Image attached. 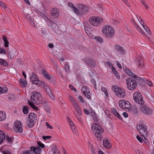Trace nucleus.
I'll return each instance as SVG.
<instances>
[{
  "instance_id": "f257e3e1",
  "label": "nucleus",
  "mask_w": 154,
  "mask_h": 154,
  "mask_svg": "<svg viewBox=\"0 0 154 154\" xmlns=\"http://www.w3.org/2000/svg\"><path fill=\"white\" fill-rule=\"evenodd\" d=\"M136 128L137 131L140 134V136L145 137L146 136L148 135V126L144 122H140L137 125Z\"/></svg>"
},
{
  "instance_id": "f03ea898",
  "label": "nucleus",
  "mask_w": 154,
  "mask_h": 154,
  "mask_svg": "<svg viewBox=\"0 0 154 154\" xmlns=\"http://www.w3.org/2000/svg\"><path fill=\"white\" fill-rule=\"evenodd\" d=\"M31 102L38 105L43 102V99L40 93L37 91H34L30 97Z\"/></svg>"
},
{
  "instance_id": "7ed1b4c3",
  "label": "nucleus",
  "mask_w": 154,
  "mask_h": 154,
  "mask_svg": "<svg viewBox=\"0 0 154 154\" xmlns=\"http://www.w3.org/2000/svg\"><path fill=\"white\" fill-rule=\"evenodd\" d=\"M141 80L140 78L139 80H136L132 78H128L126 79L127 88L131 91H133L135 89L137 86V81Z\"/></svg>"
},
{
  "instance_id": "20e7f679",
  "label": "nucleus",
  "mask_w": 154,
  "mask_h": 154,
  "mask_svg": "<svg viewBox=\"0 0 154 154\" xmlns=\"http://www.w3.org/2000/svg\"><path fill=\"white\" fill-rule=\"evenodd\" d=\"M91 128L92 129L95 131V135L98 140H100V139L101 138L100 137L101 136V134L104 132L103 129L101 126L96 123L93 124L92 125Z\"/></svg>"
},
{
  "instance_id": "39448f33",
  "label": "nucleus",
  "mask_w": 154,
  "mask_h": 154,
  "mask_svg": "<svg viewBox=\"0 0 154 154\" xmlns=\"http://www.w3.org/2000/svg\"><path fill=\"white\" fill-rule=\"evenodd\" d=\"M104 35L108 38H112L114 37L115 33L114 29L111 26L108 25L105 26L103 30Z\"/></svg>"
},
{
  "instance_id": "423d86ee",
  "label": "nucleus",
  "mask_w": 154,
  "mask_h": 154,
  "mask_svg": "<svg viewBox=\"0 0 154 154\" xmlns=\"http://www.w3.org/2000/svg\"><path fill=\"white\" fill-rule=\"evenodd\" d=\"M133 99L135 102L140 105L144 104L145 101L143 100L141 93L138 91H135L133 94Z\"/></svg>"
},
{
  "instance_id": "0eeeda50",
  "label": "nucleus",
  "mask_w": 154,
  "mask_h": 154,
  "mask_svg": "<svg viewBox=\"0 0 154 154\" xmlns=\"http://www.w3.org/2000/svg\"><path fill=\"white\" fill-rule=\"evenodd\" d=\"M90 23L94 26H98L103 23L102 18L99 17H91L89 19Z\"/></svg>"
},
{
  "instance_id": "6e6552de",
  "label": "nucleus",
  "mask_w": 154,
  "mask_h": 154,
  "mask_svg": "<svg viewBox=\"0 0 154 154\" xmlns=\"http://www.w3.org/2000/svg\"><path fill=\"white\" fill-rule=\"evenodd\" d=\"M112 88V89L114 90V92L116 96L122 98L125 97V93L123 89L115 86H114Z\"/></svg>"
},
{
  "instance_id": "1a4fd4ad",
  "label": "nucleus",
  "mask_w": 154,
  "mask_h": 154,
  "mask_svg": "<svg viewBox=\"0 0 154 154\" xmlns=\"http://www.w3.org/2000/svg\"><path fill=\"white\" fill-rule=\"evenodd\" d=\"M82 60L89 67H93L96 65V63L94 60L90 57H88L83 58L82 59Z\"/></svg>"
},
{
  "instance_id": "9d476101",
  "label": "nucleus",
  "mask_w": 154,
  "mask_h": 154,
  "mask_svg": "<svg viewBox=\"0 0 154 154\" xmlns=\"http://www.w3.org/2000/svg\"><path fill=\"white\" fill-rule=\"evenodd\" d=\"M30 79L32 82L33 84H35L36 85H40L42 82L39 80L38 77L36 73L32 72L30 75Z\"/></svg>"
},
{
  "instance_id": "9b49d317",
  "label": "nucleus",
  "mask_w": 154,
  "mask_h": 154,
  "mask_svg": "<svg viewBox=\"0 0 154 154\" xmlns=\"http://www.w3.org/2000/svg\"><path fill=\"white\" fill-rule=\"evenodd\" d=\"M22 124L20 121H16L15 122V125L14 126V130L16 131H18L19 133L23 132Z\"/></svg>"
},
{
  "instance_id": "f8f14e48",
  "label": "nucleus",
  "mask_w": 154,
  "mask_h": 154,
  "mask_svg": "<svg viewBox=\"0 0 154 154\" xmlns=\"http://www.w3.org/2000/svg\"><path fill=\"white\" fill-rule=\"evenodd\" d=\"M141 105L139 108L143 112L146 114H150L152 113L151 109L148 107L147 106L144 104Z\"/></svg>"
},
{
  "instance_id": "ddd939ff",
  "label": "nucleus",
  "mask_w": 154,
  "mask_h": 154,
  "mask_svg": "<svg viewBox=\"0 0 154 154\" xmlns=\"http://www.w3.org/2000/svg\"><path fill=\"white\" fill-rule=\"evenodd\" d=\"M123 70L126 73L134 78L135 80H137L139 79L140 77H138L137 75L133 73L129 68H124Z\"/></svg>"
},
{
  "instance_id": "4468645a",
  "label": "nucleus",
  "mask_w": 154,
  "mask_h": 154,
  "mask_svg": "<svg viewBox=\"0 0 154 154\" xmlns=\"http://www.w3.org/2000/svg\"><path fill=\"white\" fill-rule=\"evenodd\" d=\"M73 106L75 109V114L74 113L75 116L81 115L82 114V111L79 105V103H75Z\"/></svg>"
},
{
  "instance_id": "2eb2a0df",
  "label": "nucleus",
  "mask_w": 154,
  "mask_h": 154,
  "mask_svg": "<svg viewBox=\"0 0 154 154\" xmlns=\"http://www.w3.org/2000/svg\"><path fill=\"white\" fill-rule=\"evenodd\" d=\"M136 63L138 67L142 68L144 65V62L142 58L141 57H137L136 60Z\"/></svg>"
},
{
  "instance_id": "dca6fc26",
  "label": "nucleus",
  "mask_w": 154,
  "mask_h": 154,
  "mask_svg": "<svg viewBox=\"0 0 154 154\" xmlns=\"http://www.w3.org/2000/svg\"><path fill=\"white\" fill-rule=\"evenodd\" d=\"M31 149L32 152H33L36 154H40L41 152V149L38 146L34 147L31 146L30 148Z\"/></svg>"
},
{
  "instance_id": "f3484780",
  "label": "nucleus",
  "mask_w": 154,
  "mask_h": 154,
  "mask_svg": "<svg viewBox=\"0 0 154 154\" xmlns=\"http://www.w3.org/2000/svg\"><path fill=\"white\" fill-rule=\"evenodd\" d=\"M79 10L80 12H82V14H85L88 12V8L87 7L83 5H80L79 7Z\"/></svg>"
},
{
  "instance_id": "a211bd4d",
  "label": "nucleus",
  "mask_w": 154,
  "mask_h": 154,
  "mask_svg": "<svg viewBox=\"0 0 154 154\" xmlns=\"http://www.w3.org/2000/svg\"><path fill=\"white\" fill-rule=\"evenodd\" d=\"M51 14L54 18H57L59 15V12H58L57 9L56 8H53L51 10Z\"/></svg>"
},
{
  "instance_id": "6ab92c4d",
  "label": "nucleus",
  "mask_w": 154,
  "mask_h": 154,
  "mask_svg": "<svg viewBox=\"0 0 154 154\" xmlns=\"http://www.w3.org/2000/svg\"><path fill=\"white\" fill-rule=\"evenodd\" d=\"M103 141V145L106 148L109 149L112 147L111 144L109 143L108 139H104Z\"/></svg>"
},
{
  "instance_id": "aec40b11",
  "label": "nucleus",
  "mask_w": 154,
  "mask_h": 154,
  "mask_svg": "<svg viewBox=\"0 0 154 154\" xmlns=\"http://www.w3.org/2000/svg\"><path fill=\"white\" fill-rule=\"evenodd\" d=\"M28 118L29 121L34 122L37 119V116L35 113L31 112L29 114Z\"/></svg>"
},
{
  "instance_id": "412c9836",
  "label": "nucleus",
  "mask_w": 154,
  "mask_h": 154,
  "mask_svg": "<svg viewBox=\"0 0 154 154\" xmlns=\"http://www.w3.org/2000/svg\"><path fill=\"white\" fill-rule=\"evenodd\" d=\"M115 49L116 51L120 52L121 54L124 53L125 52V50L121 46L119 45H115Z\"/></svg>"
},
{
  "instance_id": "4be33fe9",
  "label": "nucleus",
  "mask_w": 154,
  "mask_h": 154,
  "mask_svg": "<svg viewBox=\"0 0 154 154\" xmlns=\"http://www.w3.org/2000/svg\"><path fill=\"white\" fill-rule=\"evenodd\" d=\"M6 138L5 133L3 131H0V144L5 140Z\"/></svg>"
},
{
  "instance_id": "5701e85b",
  "label": "nucleus",
  "mask_w": 154,
  "mask_h": 154,
  "mask_svg": "<svg viewBox=\"0 0 154 154\" xmlns=\"http://www.w3.org/2000/svg\"><path fill=\"white\" fill-rule=\"evenodd\" d=\"M125 103H127V104L130 103L128 101H124L123 100H120L119 103L120 107L122 109L125 108H127V106H125Z\"/></svg>"
},
{
  "instance_id": "b1692460",
  "label": "nucleus",
  "mask_w": 154,
  "mask_h": 154,
  "mask_svg": "<svg viewBox=\"0 0 154 154\" xmlns=\"http://www.w3.org/2000/svg\"><path fill=\"white\" fill-rule=\"evenodd\" d=\"M42 74L45 77L46 79L48 80H50L51 79V76L45 70L43 69L42 70Z\"/></svg>"
},
{
  "instance_id": "393cba45",
  "label": "nucleus",
  "mask_w": 154,
  "mask_h": 154,
  "mask_svg": "<svg viewBox=\"0 0 154 154\" xmlns=\"http://www.w3.org/2000/svg\"><path fill=\"white\" fill-rule=\"evenodd\" d=\"M6 117V114L5 112L0 111V122L5 120Z\"/></svg>"
},
{
  "instance_id": "a878e982",
  "label": "nucleus",
  "mask_w": 154,
  "mask_h": 154,
  "mask_svg": "<svg viewBox=\"0 0 154 154\" xmlns=\"http://www.w3.org/2000/svg\"><path fill=\"white\" fill-rule=\"evenodd\" d=\"M43 107L44 108L45 110L48 112L50 110V108L49 105L48 104V103L46 101H45L42 105Z\"/></svg>"
},
{
  "instance_id": "bb28decb",
  "label": "nucleus",
  "mask_w": 154,
  "mask_h": 154,
  "mask_svg": "<svg viewBox=\"0 0 154 154\" xmlns=\"http://www.w3.org/2000/svg\"><path fill=\"white\" fill-rule=\"evenodd\" d=\"M2 38L5 44L4 46L5 47L7 48L9 47V42L7 39V37L4 35H3L2 36Z\"/></svg>"
},
{
  "instance_id": "cd10ccee",
  "label": "nucleus",
  "mask_w": 154,
  "mask_h": 154,
  "mask_svg": "<svg viewBox=\"0 0 154 154\" xmlns=\"http://www.w3.org/2000/svg\"><path fill=\"white\" fill-rule=\"evenodd\" d=\"M57 146L54 145L53 146L52 151L53 152V154H59L60 150L57 149Z\"/></svg>"
},
{
  "instance_id": "c85d7f7f",
  "label": "nucleus",
  "mask_w": 154,
  "mask_h": 154,
  "mask_svg": "<svg viewBox=\"0 0 154 154\" xmlns=\"http://www.w3.org/2000/svg\"><path fill=\"white\" fill-rule=\"evenodd\" d=\"M30 109V108L26 106H23L22 111L23 113L25 114H27L29 112V109Z\"/></svg>"
},
{
  "instance_id": "c756f323",
  "label": "nucleus",
  "mask_w": 154,
  "mask_h": 154,
  "mask_svg": "<svg viewBox=\"0 0 154 154\" xmlns=\"http://www.w3.org/2000/svg\"><path fill=\"white\" fill-rule=\"evenodd\" d=\"M0 65L5 66H6L8 65V62L5 60L0 58Z\"/></svg>"
},
{
  "instance_id": "7c9ffc66",
  "label": "nucleus",
  "mask_w": 154,
  "mask_h": 154,
  "mask_svg": "<svg viewBox=\"0 0 154 154\" xmlns=\"http://www.w3.org/2000/svg\"><path fill=\"white\" fill-rule=\"evenodd\" d=\"M134 115L135 116H138L139 114V110L137 107H135L132 109Z\"/></svg>"
},
{
  "instance_id": "2f4dec72",
  "label": "nucleus",
  "mask_w": 154,
  "mask_h": 154,
  "mask_svg": "<svg viewBox=\"0 0 154 154\" xmlns=\"http://www.w3.org/2000/svg\"><path fill=\"white\" fill-rule=\"evenodd\" d=\"M28 103L29 105L32 108L35 110H38V108L35 105L34 103L31 102L30 101H28Z\"/></svg>"
},
{
  "instance_id": "473e14b6",
  "label": "nucleus",
  "mask_w": 154,
  "mask_h": 154,
  "mask_svg": "<svg viewBox=\"0 0 154 154\" xmlns=\"http://www.w3.org/2000/svg\"><path fill=\"white\" fill-rule=\"evenodd\" d=\"M20 85L23 88H25L26 86L27 83L26 80H22V79H20Z\"/></svg>"
},
{
  "instance_id": "72a5a7b5",
  "label": "nucleus",
  "mask_w": 154,
  "mask_h": 154,
  "mask_svg": "<svg viewBox=\"0 0 154 154\" xmlns=\"http://www.w3.org/2000/svg\"><path fill=\"white\" fill-rule=\"evenodd\" d=\"M83 93L84 95L88 99H90L91 97V95L89 91H88L87 93L85 91H83Z\"/></svg>"
},
{
  "instance_id": "f704fd0d",
  "label": "nucleus",
  "mask_w": 154,
  "mask_h": 154,
  "mask_svg": "<svg viewBox=\"0 0 154 154\" xmlns=\"http://www.w3.org/2000/svg\"><path fill=\"white\" fill-rule=\"evenodd\" d=\"M0 151L3 154H12L11 152H10L9 150H8L5 149L3 151L2 148L0 149Z\"/></svg>"
},
{
  "instance_id": "c9c22d12",
  "label": "nucleus",
  "mask_w": 154,
  "mask_h": 154,
  "mask_svg": "<svg viewBox=\"0 0 154 154\" xmlns=\"http://www.w3.org/2000/svg\"><path fill=\"white\" fill-rule=\"evenodd\" d=\"M64 68L66 72H69L70 71L69 68L70 67L69 66L68 63H67L66 62L64 64Z\"/></svg>"
},
{
  "instance_id": "e433bc0d",
  "label": "nucleus",
  "mask_w": 154,
  "mask_h": 154,
  "mask_svg": "<svg viewBox=\"0 0 154 154\" xmlns=\"http://www.w3.org/2000/svg\"><path fill=\"white\" fill-rule=\"evenodd\" d=\"M43 89L47 94L51 92L49 87L47 85L44 86Z\"/></svg>"
},
{
  "instance_id": "4c0bfd02",
  "label": "nucleus",
  "mask_w": 154,
  "mask_h": 154,
  "mask_svg": "<svg viewBox=\"0 0 154 154\" xmlns=\"http://www.w3.org/2000/svg\"><path fill=\"white\" fill-rule=\"evenodd\" d=\"M8 99L9 100H12L14 99L15 95L14 94H9L8 95Z\"/></svg>"
},
{
  "instance_id": "58836bf2",
  "label": "nucleus",
  "mask_w": 154,
  "mask_h": 154,
  "mask_svg": "<svg viewBox=\"0 0 154 154\" xmlns=\"http://www.w3.org/2000/svg\"><path fill=\"white\" fill-rule=\"evenodd\" d=\"M101 91L104 92L106 97H107L108 96V93L105 87H102L101 89Z\"/></svg>"
},
{
  "instance_id": "ea45409f",
  "label": "nucleus",
  "mask_w": 154,
  "mask_h": 154,
  "mask_svg": "<svg viewBox=\"0 0 154 154\" xmlns=\"http://www.w3.org/2000/svg\"><path fill=\"white\" fill-rule=\"evenodd\" d=\"M95 40L97 42L100 43H102L103 42L102 38L100 36H97Z\"/></svg>"
},
{
  "instance_id": "a19ab883",
  "label": "nucleus",
  "mask_w": 154,
  "mask_h": 154,
  "mask_svg": "<svg viewBox=\"0 0 154 154\" xmlns=\"http://www.w3.org/2000/svg\"><path fill=\"white\" fill-rule=\"evenodd\" d=\"M6 140L8 142H11L13 141V137H10L8 135H7L6 136Z\"/></svg>"
},
{
  "instance_id": "79ce46f5",
  "label": "nucleus",
  "mask_w": 154,
  "mask_h": 154,
  "mask_svg": "<svg viewBox=\"0 0 154 154\" xmlns=\"http://www.w3.org/2000/svg\"><path fill=\"white\" fill-rule=\"evenodd\" d=\"M37 144L39 147H41L42 148L45 147V146L44 144L41 143L40 141H37Z\"/></svg>"
},
{
  "instance_id": "37998d69",
  "label": "nucleus",
  "mask_w": 154,
  "mask_h": 154,
  "mask_svg": "<svg viewBox=\"0 0 154 154\" xmlns=\"http://www.w3.org/2000/svg\"><path fill=\"white\" fill-rule=\"evenodd\" d=\"M32 152L31 149L28 150L24 151L22 154H32Z\"/></svg>"
},
{
  "instance_id": "c03bdc74",
  "label": "nucleus",
  "mask_w": 154,
  "mask_h": 154,
  "mask_svg": "<svg viewBox=\"0 0 154 154\" xmlns=\"http://www.w3.org/2000/svg\"><path fill=\"white\" fill-rule=\"evenodd\" d=\"M34 122L30 121L28 124V126L29 128L33 127L34 125Z\"/></svg>"
},
{
  "instance_id": "a18cd8bd",
  "label": "nucleus",
  "mask_w": 154,
  "mask_h": 154,
  "mask_svg": "<svg viewBox=\"0 0 154 154\" xmlns=\"http://www.w3.org/2000/svg\"><path fill=\"white\" fill-rule=\"evenodd\" d=\"M72 8L73 10L77 15H79V11H78V10L75 6L73 7Z\"/></svg>"
},
{
  "instance_id": "49530a36",
  "label": "nucleus",
  "mask_w": 154,
  "mask_h": 154,
  "mask_svg": "<svg viewBox=\"0 0 154 154\" xmlns=\"http://www.w3.org/2000/svg\"><path fill=\"white\" fill-rule=\"evenodd\" d=\"M105 113L108 116V117L110 119H111V113L110 111H109L108 110H106L105 111Z\"/></svg>"
},
{
  "instance_id": "de8ad7c7",
  "label": "nucleus",
  "mask_w": 154,
  "mask_h": 154,
  "mask_svg": "<svg viewBox=\"0 0 154 154\" xmlns=\"http://www.w3.org/2000/svg\"><path fill=\"white\" fill-rule=\"evenodd\" d=\"M70 99L71 100V101L72 102V103L73 104V105L74 106L75 104V103H78V102L77 101H76L73 98L72 96H70Z\"/></svg>"
},
{
  "instance_id": "09e8293b",
  "label": "nucleus",
  "mask_w": 154,
  "mask_h": 154,
  "mask_svg": "<svg viewBox=\"0 0 154 154\" xmlns=\"http://www.w3.org/2000/svg\"><path fill=\"white\" fill-rule=\"evenodd\" d=\"M49 97L53 100L55 99V97L53 94L51 93V91L48 94Z\"/></svg>"
},
{
  "instance_id": "8fccbe9b",
  "label": "nucleus",
  "mask_w": 154,
  "mask_h": 154,
  "mask_svg": "<svg viewBox=\"0 0 154 154\" xmlns=\"http://www.w3.org/2000/svg\"><path fill=\"white\" fill-rule=\"evenodd\" d=\"M0 54H7L6 51L3 48H0Z\"/></svg>"
},
{
  "instance_id": "3c124183",
  "label": "nucleus",
  "mask_w": 154,
  "mask_h": 154,
  "mask_svg": "<svg viewBox=\"0 0 154 154\" xmlns=\"http://www.w3.org/2000/svg\"><path fill=\"white\" fill-rule=\"evenodd\" d=\"M115 116H116L117 118H118L119 119H120L121 121L123 120V119L121 116H120V114L118 112H116V114L115 115Z\"/></svg>"
},
{
  "instance_id": "603ef678",
  "label": "nucleus",
  "mask_w": 154,
  "mask_h": 154,
  "mask_svg": "<svg viewBox=\"0 0 154 154\" xmlns=\"http://www.w3.org/2000/svg\"><path fill=\"white\" fill-rule=\"evenodd\" d=\"M136 138L138 140L140 143H142L143 142V139L141 137H140L138 135H137Z\"/></svg>"
},
{
  "instance_id": "864d4df0",
  "label": "nucleus",
  "mask_w": 154,
  "mask_h": 154,
  "mask_svg": "<svg viewBox=\"0 0 154 154\" xmlns=\"http://www.w3.org/2000/svg\"><path fill=\"white\" fill-rule=\"evenodd\" d=\"M42 137L44 140H46L51 139V136H43Z\"/></svg>"
},
{
  "instance_id": "5fc2aeb1",
  "label": "nucleus",
  "mask_w": 154,
  "mask_h": 154,
  "mask_svg": "<svg viewBox=\"0 0 154 154\" xmlns=\"http://www.w3.org/2000/svg\"><path fill=\"white\" fill-rule=\"evenodd\" d=\"M72 130L73 131V132L74 133L75 132H76V127L74 125L70 126Z\"/></svg>"
},
{
  "instance_id": "6e6d98bb",
  "label": "nucleus",
  "mask_w": 154,
  "mask_h": 154,
  "mask_svg": "<svg viewBox=\"0 0 154 154\" xmlns=\"http://www.w3.org/2000/svg\"><path fill=\"white\" fill-rule=\"evenodd\" d=\"M0 5H1L2 7L3 8H6V5L5 4L1 1L0 0Z\"/></svg>"
},
{
  "instance_id": "4d7b16f0",
  "label": "nucleus",
  "mask_w": 154,
  "mask_h": 154,
  "mask_svg": "<svg viewBox=\"0 0 154 154\" xmlns=\"http://www.w3.org/2000/svg\"><path fill=\"white\" fill-rule=\"evenodd\" d=\"M145 30L146 31V32L149 34H151V31L150 30V29L148 27H146V28H145Z\"/></svg>"
},
{
  "instance_id": "13d9d810",
  "label": "nucleus",
  "mask_w": 154,
  "mask_h": 154,
  "mask_svg": "<svg viewBox=\"0 0 154 154\" xmlns=\"http://www.w3.org/2000/svg\"><path fill=\"white\" fill-rule=\"evenodd\" d=\"M69 88L72 90H73L74 91H76V89L74 87L73 85H69Z\"/></svg>"
},
{
  "instance_id": "bf43d9fd",
  "label": "nucleus",
  "mask_w": 154,
  "mask_h": 154,
  "mask_svg": "<svg viewBox=\"0 0 154 154\" xmlns=\"http://www.w3.org/2000/svg\"><path fill=\"white\" fill-rule=\"evenodd\" d=\"M78 99L82 103H84L85 102H86L85 100L83 99V98L81 96H79V97H78Z\"/></svg>"
},
{
  "instance_id": "052dcab7",
  "label": "nucleus",
  "mask_w": 154,
  "mask_h": 154,
  "mask_svg": "<svg viewBox=\"0 0 154 154\" xmlns=\"http://www.w3.org/2000/svg\"><path fill=\"white\" fill-rule=\"evenodd\" d=\"M142 3L144 5L146 9H148L149 8V6L147 5L146 3L144 1L142 2Z\"/></svg>"
},
{
  "instance_id": "680f3d73",
  "label": "nucleus",
  "mask_w": 154,
  "mask_h": 154,
  "mask_svg": "<svg viewBox=\"0 0 154 154\" xmlns=\"http://www.w3.org/2000/svg\"><path fill=\"white\" fill-rule=\"evenodd\" d=\"M76 117L77 118L79 122H80L82 124L83 123V122L81 119L79 117V116H76Z\"/></svg>"
},
{
  "instance_id": "e2e57ef3",
  "label": "nucleus",
  "mask_w": 154,
  "mask_h": 154,
  "mask_svg": "<svg viewBox=\"0 0 154 154\" xmlns=\"http://www.w3.org/2000/svg\"><path fill=\"white\" fill-rule=\"evenodd\" d=\"M113 73L117 78H118L119 79H120V76L119 75L117 71L114 72Z\"/></svg>"
},
{
  "instance_id": "0e129e2a",
  "label": "nucleus",
  "mask_w": 154,
  "mask_h": 154,
  "mask_svg": "<svg viewBox=\"0 0 154 154\" xmlns=\"http://www.w3.org/2000/svg\"><path fill=\"white\" fill-rule=\"evenodd\" d=\"M111 111L114 115L116 114V112H118L116 109L114 108H112Z\"/></svg>"
},
{
  "instance_id": "69168bd1",
  "label": "nucleus",
  "mask_w": 154,
  "mask_h": 154,
  "mask_svg": "<svg viewBox=\"0 0 154 154\" xmlns=\"http://www.w3.org/2000/svg\"><path fill=\"white\" fill-rule=\"evenodd\" d=\"M84 113L87 115H89L90 114V112L87 110L86 109H84Z\"/></svg>"
},
{
  "instance_id": "338daca9",
  "label": "nucleus",
  "mask_w": 154,
  "mask_h": 154,
  "mask_svg": "<svg viewBox=\"0 0 154 154\" xmlns=\"http://www.w3.org/2000/svg\"><path fill=\"white\" fill-rule=\"evenodd\" d=\"M2 92H3V93H5L8 91V89L7 88H2Z\"/></svg>"
},
{
  "instance_id": "774afa93",
  "label": "nucleus",
  "mask_w": 154,
  "mask_h": 154,
  "mask_svg": "<svg viewBox=\"0 0 154 154\" xmlns=\"http://www.w3.org/2000/svg\"><path fill=\"white\" fill-rule=\"evenodd\" d=\"M91 151L92 154H96L94 152V150L92 146H91Z\"/></svg>"
}]
</instances>
